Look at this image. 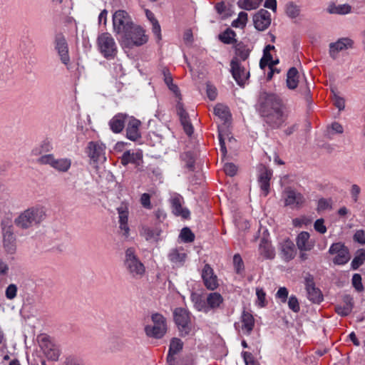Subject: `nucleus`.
<instances>
[{
	"label": "nucleus",
	"instance_id": "nucleus-37",
	"mask_svg": "<svg viewBox=\"0 0 365 365\" xmlns=\"http://www.w3.org/2000/svg\"><path fill=\"white\" fill-rule=\"evenodd\" d=\"M351 6L348 4L332 5L328 9L330 14H347L351 12Z\"/></svg>",
	"mask_w": 365,
	"mask_h": 365
},
{
	"label": "nucleus",
	"instance_id": "nucleus-14",
	"mask_svg": "<svg viewBox=\"0 0 365 365\" xmlns=\"http://www.w3.org/2000/svg\"><path fill=\"white\" fill-rule=\"evenodd\" d=\"M230 66L234 79L239 86H243L250 76V72L241 66L237 58H232Z\"/></svg>",
	"mask_w": 365,
	"mask_h": 365
},
{
	"label": "nucleus",
	"instance_id": "nucleus-62",
	"mask_svg": "<svg viewBox=\"0 0 365 365\" xmlns=\"http://www.w3.org/2000/svg\"><path fill=\"white\" fill-rule=\"evenodd\" d=\"M361 192V189L359 185H353L351 188V195L353 201L356 202L359 199V195Z\"/></svg>",
	"mask_w": 365,
	"mask_h": 365
},
{
	"label": "nucleus",
	"instance_id": "nucleus-24",
	"mask_svg": "<svg viewBox=\"0 0 365 365\" xmlns=\"http://www.w3.org/2000/svg\"><path fill=\"white\" fill-rule=\"evenodd\" d=\"M187 257L182 248L171 249L168 255V258L173 267H181L184 264Z\"/></svg>",
	"mask_w": 365,
	"mask_h": 365
},
{
	"label": "nucleus",
	"instance_id": "nucleus-10",
	"mask_svg": "<svg viewBox=\"0 0 365 365\" xmlns=\"http://www.w3.org/2000/svg\"><path fill=\"white\" fill-rule=\"evenodd\" d=\"M329 253L334 256L333 262L335 264L344 265L350 259L349 249L340 242L333 243L329 249Z\"/></svg>",
	"mask_w": 365,
	"mask_h": 365
},
{
	"label": "nucleus",
	"instance_id": "nucleus-13",
	"mask_svg": "<svg viewBox=\"0 0 365 365\" xmlns=\"http://www.w3.org/2000/svg\"><path fill=\"white\" fill-rule=\"evenodd\" d=\"M354 41L349 38H341L336 42L330 43L329 45V53L331 58L335 59L338 57L339 53L352 48Z\"/></svg>",
	"mask_w": 365,
	"mask_h": 365
},
{
	"label": "nucleus",
	"instance_id": "nucleus-58",
	"mask_svg": "<svg viewBox=\"0 0 365 365\" xmlns=\"http://www.w3.org/2000/svg\"><path fill=\"white\" fill-rule=\"evenodd\" d=\"M140 203L143 207L146 209H151L150 196L148 193H143L140 197Z\"/></svg>",
	"mask_w": 365,
	"mask_h": 365
},
{
	"label": "nucleus",
	"instance_id": "nucleus-63",
	"mask_svg": "<svg viewBox=\"0 0 365 365\" xmlns=\"http://www.w3.org/2000/svg\"><path fill=\"white\" fill-rule=\"evenodd\" d=\"M288 290L286 287H280L277 292V297L281 299L282 302L287 301L288 297Z\"/></svg>",
	"mask_w": 365,
	"mask_h": 365
},
{
	"label": "nucleus",
	"instance_id": "nucleus-52",
	"mask_svg": "<svg viewBox=\"0 0 365 365\" xmlns=\"http://www.w3.org/2000/svg\"><path fill=\"white\" fill-rule=\"evenodd\" d=\"M176 110H177V113L180 118V122L183 121V120L185 121V120L189 119L188 114L186 112V110L184 109L183 105L180 103V101H178L177 103Z\"/></svg>",
	"mask_w": 365,
	"mask_h": 365
},
{
	"label": "nucleus",
	"instance_id": "nucleus-31",
	"mask_svg": "<svg viewBox=\"0 0 365 365\" xmlns=\"http://www.w3.org/2000/svg\"><path fill=\"white\" fill-rule=\"evenodd\" d=\"M272 175V173L270 170L264 168L261 171L259 176V182L262 190L264 192V195L266 196L269 190V180Z\"/></svg>",
	"mask_w": 365,
	"mask_h": 365
},
{
	"label": "nucleus",
	"instance_id": "nucleus-51",
	"mask_svg": "<svg viewBox=\"0 0 365 365\" xmlns=\"http://www.w3.org/2000/svg\"><path fill=\"white\" fill-rule=\"evenodd\" d=\"M352 284L358 292H362L364 287L361 283V277L359 274H354L352 277Z\"/></svg>",
	"mask_w": 365,
	"mask_h": 365
},
{
	"label": "nucleus",
	"instance_id": "nucleus-15",
	"mask_svg": "<svg viewBox=\"0 0 365 365\" xmlns=\"http://www.w3.org/2000/svg\"><path fill=\"white\" fill-rule=\"evenodd\" d=\"M169 201L171 205L172 212L175 215L180 216L185 219L189 217L190 212L187 209L182 207V205L184 204V199L178 193L172 194Z\"/></svg>",
	"mask_w": 365,
	"mask_h": 365
},
{
	"label": "nucleus",
	"instance_id": "nucleus-38",
	"mask_svg": "<svg viewBox=\"0 0 365 365\" xmlns=\"http://www.w3.org/2000/svg\"><path fill=\"white\" fill-rule=\"evenodd\" d=\"M53 150V145L50 140H43L39 147L34 148L32 153L35 155H41L43 153H48Z\"/></svg>",
	"mask_w": 365,
	"mask_h": 365
},
{
	"label": "nucleus",
	"instance_id": "nucleus-50",
	"mask_svg": "<svg viewBox=\"0 0 365 365\" xmlns=\"http://www.w3.org/2000/svg\"><path fill=\"white\" fill-rule=\"evenodd\" d=\"M233 264L236 272L240 274L244 269V263L239 254H235L233 257Z\"/></svg>",
	"mask_w": 365,
	"mask_h": 365
},
{
	"label": "nucleus",
	"instance_id": "nucleus-23",
	"mask_svg": "<svg viewBox=\"0 0 365 365\" xmlns=\"http://www.w3.org/2000/svg\"><path fill=\"white\" fill-rule=\"evenodd\" d=\"M3 246L6 252L12 254L16 250V237L10 227L3 229Z\"/></svg>",
	"mask_w": 365,
	"mask_h": 365
},
{
	"label": "nucleus",
	"instance_id": "nucleus-25",
	"mask_svg": "<svg viewBox=\"0 0 365 365\" xmlns=\"http://www.w3.org/2000/svg\"><path fill=\"white\" fill-rule=\"evenodd\" d=\"M140 125L141 122L139 120L133 117L129 119L126 128V137L129 140L135 141L140 138V133L139 131V127Z\"/></svg>",
	"mask_w": 365,
	"mask_h": 365
},
{
	"label": "nucleus",
	"instance_id": "nucleus-12",
	"mask_svg": "<svg viewBox=\"0 0 365 365\" xmlns=\"http://www.w3.org/2000/svg\"><path fill=\"white\" fill-rule=\"evenodd\" d=\"M88 157L96 163H103L106 160V145L101 142L91 141L88 143Z\"/></svg>",
	"mask_w": 365,
	"mask_h": 365
},
{
	"label": "nucleus",
	"instance_id": "nucleus-6",
	"mask_svg": "<svg viewBox=\"0 0 365 365\" xmlns=\"http://www.w3.org/2000/svg\"><path fill=\"white\" fill-rule=\"evenodd\" d=\"M174 321L182 336L188 335L192 331L190 315L187 310L183 308H176L173 312Z\"/></svg>",
	"mask_w": 365,
	"mask_h": 365
},
{
	"label": "nucleus",
	"instance_id": "nucleus-26",
	"mask_svg": "<svg viewBox=\"0 0 365 365\" xmlns=\"http://www.w3.org/2000/svg\"><path fill=\"white\" fill-rule=\"evenodd\" d=\"M306 289L307 292L308 299L314 303H319L323 299L321 291L315 287L314 282L312 279H306Z\"/></svg>",
	"mask_w": 365,
	"mask_h": 365
},
{
	"label": "nucleus",
	"instance_id": "nucleus-30",
	"mask_svg": "<svg viewBox=\"0 0 365 365\" xmlns=\"http://www.w3.org/2000/svg\"><path fill=\"white\" fill-rule=\"evenodd\" d=\"M126 115L118 113L113 116L109 121V126L115 133H120L125 127Z\"/></svg>",
	"mask_w": 365,
	"mask_h": 365
},
{
	"label": "nucleus",
	"instance_id": "nucleus-33",
	"mask_svg": "<svg viewBox=\"0 0 365 365\" xmlns=\"http://www.w3.org/2000/svg\"><path fill=\"white\" fill-rule=\"evenodd\" d=\"M223 297L218 292H211L207 297V307L208 310L219 308L223 303Z\"/></svg>",
	"mask_w": 365,
	"mask_h": 365
},
{
	"label": "nucleus",
	"instance_id": "nucleus-4",
	"mask_svg": "<svg viewBox=\"0 0 365 365\" xmlns=\"http://www.w3.org/2000/svg\"><path fill=\"white\" fill-rule=\"evenodd\" d=\"M151 324L145 327L144 331L147 336L154 339L163 338L168 331L167 320L159 313L151 315Z\"/></svg>",
	"mask_w": 365,
	"mask_h": 365
},
{
	"label": "nucleus",
	"instance_id": "nucleus-11",
	"mask_svg": "<svg viewBox=\"0 0 365 365\" xmlns=\"http://www.w3.org/2000/svg\"><path fill=\"white\" fill-rule=\"evenodd\" d=\"M55 50L62 63L68 66L70 63V56L68 53V46L65 36L62 34H58L54 39Z\"/></svg>",
	"mask_w": 365,
	"mask_h": 365
},
{
	"label": "nucleus",
	"instance_id": "nucleus-32",
	"mask_svg": "<svg viewBox=\"0 0 365 365\" xmlns=\"http://www.w3.org/2000/svg\"><path fill=\"white\" fill-rule=\"evenodd\" d=\"M259 252L261 256L266 259H273L275 256V252L271 243L266 239H262L259 246Z\"/></svg>",
	"mask_w": 365,
	"mask_h": 365
},
{
	"label": "nucleus",
	"instance_id": "nucleus-39",
	"mask_svg": "<svg viewBox=\"0 0 365 365\" xmlns=\"http://www.w3.org/2000/svg\"><path fill=\"white\" fill-rule=\"evenodd\" d=\"M44 353L48 359L52 361H57L60 356V350L53 344L48 346L44 350Z\"/></svg>",
	"mask_w": 365,
	"mask_h": 365
},
{
	"label": "nucleus",
	"instance_id": "nucleus-59",
	"mask_svg": "<svg viewBox=\"0 0 365 365\" xmlns=\"http://www.w3.org/2000/svg\"><path fill=\"white\" fill-rule=\"evenodd\" d=\"M256 294L257 297L258 304L260 307H264L265 305V303H264L265 302V296H266L265 292H264V290L262 289L257 288Z\"/></svg>",
	"mask_w": 365,
	"mask_h": 365
},
{
	"label": "nucleus",
	"instance_id": "nucleus-1",
	"mask_svg": "<svg viewBox=\"0 0 365 365\" xmlns=\"http://www.w3.org/2000/svg\"><path fill=\"white\" fill-rule=\"evenodd\" d=\"M123 264L125 273L132 279H141L146 274V267L133 247L125 250Z\"/></svg>",
	"mask_w": 365,
	"mask_h": 365
},
{
	"label": "nucleus",
	"instance_id": "nucleus-8",
	"mask_svg": "<svg viewBox=\"0 0 365 365\" xmlns=\"http://www.w3.org/2000/svg\"><path fill=\"white\" fill-rule=\"evenodd\" d=\"M133 25L130 16L125 11L118 10L113 14V31L117 34L122 36Z\"/></svg>",
	"mask_w": 365,
	"mask_h": 365
},
{
	"label": "nucleus",
	"instance_id": "nucleus-57",
	"mask_svg": "<svg viewBox=\"0 0 365 365\" xmlns=\"http://www.w3.org/2000/svg\"><path fill=\"white\" fill-rule=\"evenodd\" d=\"M242 354L246 365H259L257 361L253 359L251 353L247 351H243Z\"/></svg>",
	"mask_w": 365,
	"mask_h": 365
},
{
	"label": "nucleus",
	"instance_id": "nucleus-49",
	"mask_svg": "<svg viewBox=\"0 0 365 365\" xmlns=\"http://www.w3.org/2000/svg\"><path fill=\"white\" fill-rule=\"evenodd\" d=\"M17 290H18V288L16 284H9L6 287V291H5L6 297L9 300L14 299L16 297Z\"/></svg>",
	"mask_w": 365,
	"mask_h": 365
},
{
	"label": "nucleus",
	"instance_id": "nucleus-9",
	"mask_svg": "<svg viewBox=\"0 0 365 365\" xmlns=\"http://www.w3.org/2000/svg\"><path fill=\"white\" fill-rule=\"evenodd\" d=\"M38 163L41 165H48L56 170L61 173H66L68 171L72 163L70 158H56L53 154L41 155L38 159Z\"/></svg>",
	"mask_w": 365,
	"mask_h": 365
},
{
	"label": "nucleus",
	"instance_id": "nucleus-45",
	"mask_svg": "<svg viewBox=\"0 0 365 365\" xmlns=\"http://www.w3.org/2000/svg\"><path fill=\"white\" fill-rule=\"evenodd\" d=\"M180 237L184 242H192L195 240V235L188 227H184L181 230Z\"/></svg>",
	"mask_w": 365,
	"mask_h": 365
},
{
	"label": "nucleus",
	"instance_id": "nucleus-40",
	"mask_svg": "<svg viewBox=\"0 0 365 365\" xmlns=\"http://www.w3.org/2000/svg\"><path fill=\"white\" fill-rule=\"evenodd\" d=\"M365 261V250H359L356 256L351 262V267L353 269H356L361 266Z\"/></svg>",
	"mask_w": 365,
	"mask_h": 365
},
{
	"label": "nucleus",
	"instance_id": "nucleus-21",
	"mask_svg": "<svg viewBox=\"0 0 365 365\" xmlns=\"http://www.w3.org/2000/svg\"><path fill=\"white\" fill-rule=\"evenodd\" d=\"M139 232L147 242H157L160 240L162 230L158 227L153 228L144 225L140 227Z\"/></svg>",
	"mask_w": 365,
	"mask_h": 365
},
{
	"label": "nucleus",
	"instance_id": "nucleus-27",
	"mask_svg": "<svg viewBox=\"0 0 365 365\" xmlns=\"http://www.w3.org/2000/svg\"><path fill=\"white\" fill-rule=\"evenodd\" d=\"M117 210L119 218V228L123 232V235L125 237H128L130 232V228L128 225V210L125 206H120L118 207Z\"/></svg>",
	"mask_w": 365,
	"mask_h": 365
},
{
	"label": "nucleus",
	"instance_id": "nucleus-60",
	"mask_svg": "<svg viewBox=\"0 0 365 365\" xmlns=\"http://www.w3.org/2000/svg\"><path fill=\"white\" fill-rule=\"evenodd\" d=\"M152 30L153 34L155 35L158 40L161 39V30H160V26L158 24V21L156 19H153V21L152 23Z\"/></svg>",
	"mask_w": 365,
	"mask_h": 365
},
{
	"label": "nucleus",
	"instance_id": "nucleus-22",
	"mask_svg": "<svg viewBox=\"0 0 365 365\" xmlns=\"http://www.w3.org/2000/svg\"><path fill=\"white\" fill-rule=\"evenodd\" d=\"M314 242L310 240L308 232L302 231L296 237V245L300 252L311 251L314 247Z\"/></svg>",
	"mask_w": 365,
	"mask_h": 365
},
{
	"label": "nucleus",
	"instance_id": "nucleus-5",
	"mask_svg": "<svg viewBox=\"0 0 365 365\" xmlns=\"http://www.w3.org/2000/svg\"><path fill=\"white\" fill-rule=\"evenodd\" d=\"M97 46L99 52L106 58H113L117 54L116 43L109 33H103L98 36Z\"/></svg>",
	"mask_w": 365,
	"mask_h": 365
},
{
	"label": "nucleus",
	"instance_id": "nucleus-46",
	"mask_svg": "<svg viewBox=\"0 0 365 365\" xmlns=\"http://www.w3.org/2000/svg\"><path fill=\"white\" fill-rule=\"evenodd\" d=\"M183 343L182 341L177 338H174L171 340L169 351L170 354H176L182 349Z\"/></svg>",
	"mask_w": 365,
	"mask_h": 365
},
{
	"label": "nucleus",
	"instance_id": "nucleus-41",
	"mask_svg": "<svg viewBox=\"0 0 365 365\" xmlns=\"http://www.w3.org/2000/svg\"><path fill=\"white\" fill-rule=\"evenodd\" d=\"M250 50L246 46L242 43H238L236 46V57L238 60L239 58L242 61H245L249 55Z\"/></svg>",
	"mask_w": 365,
	"mask_h": 365
},
{
	"label": "nucleus",
	"instance_id": "nucleus-36",
	"mask_svg": "<svg viewBox=\"0 0 365 365\" xmlns=\"http://www.w3.org/2000/svg\"><path fill=\"white\" fill-rule=\"evenodd\" d=\"M214 113L223 122H227L230 117L228 108L222 104H217L215 106L214 108Z\"/></svg>",
	"mask_w": 365,
	"mask_h": 365
},
{
	"label": "nucleus",
	"instance_id": "nucleus-55",
	"mask_svg": "<svg viewBox=\"0 0 365 365\" xmlns=\"http://www.w3.org/2000/svg\"><path fill=\"white\" fill-rule=\"evenodd\" d=\"M288 306L290 309H292L294 312H298L299 311V304L297 297L294 295H292L288 300Z\"/></svg>",
	"mask_w": 365,
	"mask_h": 365
},
{
	"label": "nucleus",
	"instance_id": "nucleus-18",
	"mask_svg": "<svg viewBox=\"0 0 365 365\" xmlns=\"http://www.w3.org/2000/svg\"><path fill=\"white\" fill-rule=\"evenodd\" d=\"M262 116L266 123L272 128H279L287 119V116L284 114L282 108Z\"/></svg>",
	"mask_w": 365,
	"mask_h": 365
},
{
	"label": "nucleus",
	"instance_id": "nucleus-34",
	"mask_svg": "<svg viewBox=\"0 0 365 365\" xmlns=\"http://www.w3.org/2000/svg\"><path fill=\"white\" fill-rule=\"evenodd\" d=\"M344 304L338 305L335 307L336 312L341 316L349 315L352 310V299L348 296L344 297Z\"/></svg>",
	"mask_w": 365,
	"mask_h": 365
},
{
	"label": "nucleus",
	"instance_id": "nucleus-47",
	"mask_svg": "<svg viewBox=\"0 0 365 365\" xmlns=\"http://www.w3.org/2000/svg\"><path fill=\"white\" fill-rule=\"evenodd\" d=\"M300 9L299 7L293 3H289L286 6V14L287 15L292 18H296L299 15Z\"/></svg>",
	"mask_w": 365,
	"mask_h": 365
},
{
	"label": "nucleus",
	"instance_id": "nucleus-61",
	"mask_svg": "<svg viewBox=\"0 0 365 365\" xmlns=\"http://www.w3.org/2000/svg\"><path fill=\"white\" fill-rule=\"evenodd\" d=\"M354 240L356 242H357L361 245H364L365 244V232H364V231L362 230H357L354 235Z\"/></svg>",
	"mask_w": 365,
	"mask_h": 365
},
{
	"label": "nucleus",
	"instance_id": "nucleus-28",
	"mask_svg": "<svg viewBox=\"0 0 365 365\" xmlns=\"http://www.w3.org/2000/svg\"><path fill=\"white\" fill-rule=\"evenodd\" d=\"M280 251L282 257L286 261L292 259L296 255V249L294 243L289 239L284 240L280 244Z\"/></svg>",
	"mask_w": 365,
	"mask_h": 365
},
{
	"label": "nucleus",
	"instance_id": "nucleus-43",
	"mask_svg": "<svg viewBox=\"0 0 365 365\" xmlns=\"http://www.w3.org/2000/svg\"><path fill=\"white\" fill-rule=\"evenodd\" d=\"M235 36L236 34L232 30L227 29L220 35V39L225 43L230 44L235 41Z\"/></svg>",
	"mask_w": 365,
	"mask_h": 365
},
{
	"label": "nucleus",
	"instance_id": "nucleus-54",
	"mask_svg": "<svg viewBox=\"0 0 365 365\" xmlns=\"http://www.w3.org/2000/svg\"><path fill=\"white\" fill-rule=\"evenodd\" d=\"M333 93V101L335 106L339 110H342L345 108V101L343 98L339 96L336 93H335L334 91Z\"/></svg>",
	"mask_w": 365,
	"mask_h": 365
},
{
	"label": "nucleus",
	"instance_id": "nucleus-44",
	"mask_svg": "<svg viewBox=\"0 0 365 365\" xmlns=\"http://www.w3.org/2000/svg\"><path fill=\"white\" fill-rule=\"evenodd\" d=\"M247 22V14L244 11L240 12L237 19L234 20L232 26L235 28L243 29Z\"/></svg>",
	"mask_w": 365,
	"mask_h": 365
},
{
	"label": "nucleus",
	"instance_id": "nucleus-17",
	"mask_svg": "<svg viewBox=\"0 0 365 365\" xmlns=\"http://www.w3.org/2000/svg\"><path fill=\"white\" fill-rule=\"evenodd\" d=\"M202 278L207 289L215 290L219 287L217 276L210 264H206L202 270Z\"/></svg>",
	"mask_w": 365,
	"mask_h": 365
},
{
	"label": "nucleus",
	"instance_id": "nucleus-29",
	"mask_svg": "<svg viewBox=\"0 0 365 365\" xmlns=\"http://www.w3.org/2000/svg\"><path fill=\"white\" fill-rule=\"evenodd\" d=\"M142 159L143 152L141 150H138L136 152L127 150L122 155L120 158V163L125 166L129 163L139 164Z\"/></svg>",
	"mask_w": 365,
	"mask_h": 365
},
{
	"label": "nucleus",
	"instance_id": "nucleus-48",
	"mask_svg": "<svg viewBox=\"0 0 365 365\" xmlns=\"http://www.w3.org/2000/svg\"><path fill=\"white\" fill-rule=\"evenodd\" d=\"M312 219L307 216H301L297 218H294L292 220L293 225L294 227H302V226H307L311 224Z\"/></svg>",
	"mask_w": 365,
	"mask_h": 365
},
{
	"label": "nucleus",
	"instance_id": "nucleus-64",
	"mask_svg": "<svg viewBox=\"0 0 365 365\" xmlns=\"http://www.w3.org/2000/svg\"><path fill=\"white\" fill-rule=\"evenodd\" d=\"M215 8L219 14L222 15L224 17L228 15L226 11V5L223 2H218L215 4Z\"/></svg>",
	"mask_w": 365,
	"mask_h": 365
},
{
	"label": "nucleus",
	"instance_id": "nucleus-2",
	"mask_svg": "<svg viewBox=\"0 0 365 365\" xmlns=\"http://www.w3.org/2000/svg\"><path fill=\"white\" fill-rule=\"evenodd\" d=\"M45 212L41 207H31L22 212L15 219V225L21 229H29L39 225L45 218Z\"/></svg>",
	"mask_w": 365,
	"mask_h": 365
},
{
	"label": "nucleus",
	"instance_id": "nucleus-3",
	"mask_svg": "<svg viewBox=\"0 0 365 365\" xmlns=\"http://www.w3.org/2000/svg\"><path fill=\"white\" fill-rule=\"evenodd\" d=\"M122 44L129 48L140 46L148 41L145 31L138 25H133L129 30L120 36Z\"/></svg>",
	"mask_w": 365,
	"mask_h": 365
},
{
	"label": "nucleus",
	"instance_id": "nucleus-19",
	"mask_svg": "<svg viewBox=\"0 0 365 365\" xmlns=\"http://www.w3.org/2000/svg\"><path fill=\"white\" fill-rule=\"evenodd\" d=\"M255 27L259 31L267 29L271 24V15L265 9H260L253 16Z\"/></svg>",
	"mask_w": 365,
	"mask_h": 365
},
{
	"label": "nucleus",
	"instance_id": "nucleus-56",
	"mask_svg": "<svg viewBox=\"0 0 365 365\" xmlns=\"http://www.w3.org/2000/svg\"><path fill=\"white\" fill-rule=\"evenodd\" d=\"M237 167L233 163H226L224 165V171L229 176H234L237 173Z\"/></svg>",
	"mask_w": 365,
	"mask_h": 365
},
{
	"label": "nucleus",
	"instance_id": "nucleus-42",
	"mask_svg": "<svg viewBox=\"0 0 365 365\" xmlns=\"http://www.w3.org/2000/svg\"><path fill=\"white\" fill-rule=\"evenodd\" d=\"M263 0H243L239 1V5L241 8L245 10H252L257 9L262 2Z\"/></svg>",
	"mask_w": 365,
	"mask_h": 365
},
{
	"label": "nucleus",
	"instance_id": "nucleus-20",
	"mask_svg": "<svg viewBox=\"0 0 365 365\" xmlns=\"http://www.w3.org/2000/svg\"><path fill=\"white\" fill-rule=\"evenodd\" d=\"M284 203L292 208L300 207L304 202V198L302 194L292 189H287L284 193Z\"/></svg>",
	"mask_w": 365,
	"mask_h": 365
},
{
	"label": "nucleus",
	"instance_id": "nucleus-35",
	"mask_svg": "<svg viewBox=\"0 0 365 365\" xmlns=\"http://www.w3.org/2000/svg\"><path fill=\"white\" fill-rule=\"evenodd\" d=\"M287 85L290 89L296 88L298 85V71L294 67L289 68L287 72Z\"/></svg>",
	"mask_w": 365,
	"mask_h": 365
},
{
	"label": "nucleus",
	"instance_id": "nucleus-53",
	"mask_svg": "<svg viewBox=\"0 0 365 365\" xmlns=\"http://www.w3.org/2000/svg\"><path fill=\"white\" fill-rule=\"evenodd\" d=\"M314 230L320 233V234H324L327 232V227L324 225V220L322 218L318 219L315 221L314 224Z\"/></svg>",
	"mask_w": 365,
	"mask_h": 365
},
{
	"label": "nucleus",
	"instance_id": "nucleus-7",
	"mask_svg": "<svg viewBox=\"0 0 365 365\" xmlns=\"http://www.w3.org/2000/svg\"><path fill=\"white\" fill-rule=\"evenodd\" d=\"M282 108L280 99L273 93H262L259 98V110L262 115Z\"/></svg>",
	"mask_w": 365,
	"mask_h": 365
},
{
	"label": "nucleus",
	"instance_id": "nucleus-16",
	"mask_svg": "<svg viewBox=\"0 0 365 365\" xmlns=\"http://www.w3.org/2000/svg\"><path fill=\"white\" fill-rule=\"evenodd\" d=\"M236 329L242 334L250 335L255 327V319L252 314L248 312L243 311L239 322L235 324Z\"/></svg>",
	"mask_w": 365,
	"mask_h": 365
}]
</instances>
